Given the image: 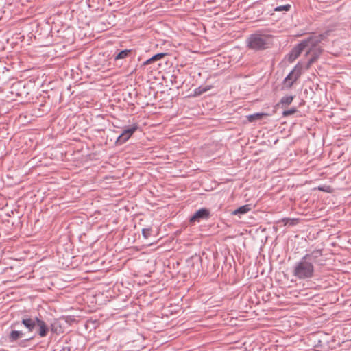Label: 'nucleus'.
<instances>
[{
    "label": "nucleus",
    "mask_w": 351,
    "mask_h": 351,
    "mask_svg": "<svg viewBox=\"0 0 351 351\" xmlns=\"http://www.w3.org/2000/svg\"><path fill=\"white\" fill-rule=\"evenodd\" d=\"M251 205L250 204H245L242 206H240L237 209L232 211V214L234 215H244L247 213H248L251 210Z\"/></svg>",
    "instance_id": "obj_14"
},
{
    "label": "nucleus",
    "mask_w": 351,
    "mask_h": 351,
    "mask_svg": "<svg viewBox=\"0 0 351 351\" xmlns=\"http://www.w3.org/2000/svg\"><path fill=\"white\" fill-rule=\"evenodd\" d=\"M298 219L295 218H283L280 221H279L278 223L282 222L284 223V226L289 225L290 226H293L296 225L298 223Z\"/></svg>",
    "instance_id": "obj_16"
},
{
    "label": "nucleus",
    "mask_w": 351,
    "mask_h": 351,
    "mask_svg": "<svg viewBox=\"0 0 351 351\" xmlns=\"http://www.w3.org/2000/svg\"><path fill=\"white\" fill-rule=\"evenodd\" d=\"M326 260L322 250H315L306 254L297 262L293 269V275L300 280L311 278L314 276V265L322 266Z\"/></svg>",
    "instance_id": "obj_1"
},
{
    "label": "nucleus",
    "mask_w": 351,
    "mask_h": 351,
    "mask_svg": "<svg viewBox=\"0 0 351 351\" xmlns=\"http://www.w3.org/2000/svg\"><path fill=\"white\" fill-rule=\"evenodd\" d=\"M210 217V212L208 209L203 208L196 211L193 216L191 217L189 221L191 223L199 222L201 220H207Z\"/></svg>",
    "instance_id": "obj_10"
},
{
    "label": "nucleus",
    "mask_w": 351,
    "mask_h": 351,
    "mask_svg": "<svg viewBox=\"0 0 351 351\" xmlns=\"http://www.w3.org/2000/svg\"><path fill=\"white\" fill-rule=\"evenodd\" d=\"M273 36L264 30H257L250 34L246 40V46L248 49L254 51H263L271 47Z\"/></svg>",
    "instance_id": "obj_2"
},
{
    "label": "nucleus",
    "mask_w": 351,
    "mask_h": 351,
    "mask_svg": "<svg viewBox=\"0 0 351 351\" xmlns=\"http://www.w3.org/2000/svg\"><path fill=\"white\" fill-rule=\"evenodd\" d=\"M152 232V228H143L142 230V234L145 239H148Z\"/></svg>",
    "instance_id": "obj_21"
},
{
    "label": "nucleus",
    "mask_w": 351,
    "mask_h": 351,
    "mask_svg": "<svg viewBox=\"0 0 351 351\" xmlns=\"http://www.w3.org/2000/svg\"><path fill=\"white\" fill-rule=\"evenodd\" d=\"M167 55V53H159L157 54L154 55L150 58L147 59L146 61H145L142 66H146L149 64H154L159 60H160L162 58H165Z\"/></svg>",
    "instance_id": "obj_12"
},
{
    "label": "nucleus",
    "mask_w": 351,
    "mask_h": 351,
    "mask_svg": "<svg viewBox=\"0 0 351 351\" xmlns=\"http://www.w3.org/2000/svg\"><path fill=\"white\" fill-rule=\"evenodd\" d=\"M212 88L211 86H199L194 90L193 96L197 97L202 95Z\"/></svg>",
    "instance_id": "obj_15"
},
{
    "label": "nucleus",
    "mask_w": 351,
    "mask_h": 351,
    "mask_svg": "<svg viewBox=\"0 0 351 351\" xmlns=\"http://www.w3.org/2000/svg\"><path fill=\"white\" fill-rule=\"evenodd\" d=\"M267 114L266 113H262V112H258L253 114H250L247 116V119L250 122H253L254 121L261 119L263 117L267 116Z\"/></svg>",
    "instance_id": "obj_17"
},
{
    "label": "nucleus",
    "mask_w": 351,
    "mask_h": 351,
    "mask_svg": "<svg viewBox=\"0 0 351 351\" xmlns=\"http://www.w3.org/2000/svg\"><path fill=\"white\" fill-rule=\"evenodd\" d=\"M310 41L308 40H302L300 43H298L295 47H294L291 52L289 53L288 60L290 62H293L296 58H298L301 53L306 49L308 47V43Z\"/></svg>",
    "instance_id": "obj_8"
},
{
    "label": "nucleus",
    "mask_w": 351,
    "mask_h": 351,
    "mask_svg": "<svg viewBox=\"0 0 351 351\" xmlns=\"http://www.w3.org/2000/svg\"><path fill=\"white\" fill-rule=\"evenodd\" d=\"M21 326L19 322H14L12 323L10 325L11 331L8 335V339L10 343H14L17 341L18 340L24 337L25 332H23L22 330H16V328H19Z\"/></svg>",
    "instance_id": "obj_7"
},
{
    "label": "nucleus",
    "mask_w": 351,
    "mask_h": 351,
    "mask_svg": "<svg viewBox=\"0 0 351 351\" xmlns=\"http://www.w3.org/2000/svg\"><path fill=\"white\" fill-rule=\"evenodd\" d=\"M297 108L295 107H293L290 108L289 110H285L282 112V116L283 117H288L289 115H292L295 114L297 112Z\"/></svg>",
    "instance_id": "obj_20"
},
{
    "label": "nucleus",
    "mask_w": 351,
    "mask_h": 351,
    "mask_svg": "<svg viewBox=\"0 0 351 351\" xmlns=\"http://www.w3.org/2000/svg\"><path fill=\"white\" fill-rule=\"evenodd\" d=\"M133 55L134 51L132 49L121 50L114 55V60H119L121 59H126L128 58L132 57Z\"/></svg>",
    "instance_id": "obj_11"
},
{
    "label": "nucleus",
    "mask_w": 351,
    "mask_h": 351,
    "mask_svg": "<svg viewBox=\"0 0 351 351\" xmlns=\"http://www.w3.org/2000/svg\"><path fill=\"white\" fill-rule=\"evenodd\" d=\"M60 351H71V347L70 346H64Z\"/></svg>",
    "instance_id": "obj_23"
},
{
    "label": "nucleus",
    "mask_w": 351,
    "mask_h": 351,
    "mask_svg": "<svg viewBox=\"0 0 351 351\" xmlns=\"http://www.w3.org/2000/svg\"><path fill=\"white\" fill-rule=\"evenodd\" d=\"M293 100V97L291 95H287L285 97H282L280 99V101L276 104V107H279L281 106L282 108H285L289 104L292 103Z\"/></svg>",
    "instance_id": "obj_13"
},
{
    "label": "nucleus",
    "mask_w": 351,
    "mask_h": 351,
    "mask_svg": "<svg viewBox=\"0 0 351 351\" xmlns=\"http://www.w3.org/2000/svg\"><path fill=\"white\" fill-rule=\"evenodd\" d=\"M19 322L21 326H24L27 333L36 331L40 337H45L49 332V326L44 320L37 316L24 315Z\"/></svg>",
    "instance_id": "obj_3"
},
{
    "label": "nucleus",
    "mask_w": 351,
    "mask_h": 351,
    "mask_svg": "<svg viewBox=\"0 0 351 351\" xmlns=\"http://www.w3.org/2000/svg\"><path fill=\"white\" fill-rule=\"evenodd\" d=\"M61 327L58 324V322H54L53 323L51 324L50 327H49V330H51V331L53 333H58L60 332Z\"/></svg>",
    "instance_id": "obj_18"
},
{
    "label": "nucleus",
    "mask_w": 351,
    "mask_h": 351,
    "mask_svg": "<svg viewBox=\"0 0 351 351\" xmlns=\"http://www.w3.org/2000/svg\"><path fill=\"white\" fill-rule=\"evenodd\" d=\"M33 337H29V338L27 339V340L32 339H33Z\"/></svg>",
    "instance_id": "obj_25"
},
{
    "label": "nucleus",
    "mask_w": 351,
    "mask_h": 351,
    "mask_svg": "<svg viewBox=\"0 0 351 351\" xmlns=\"http://www.w3.org/2000/svg\"><path fill=\"white\" fill-rule=\"evenodd\" d=\"M291 9V5L290 4H286L284 5H280L277 6L274 8V11L276 12H281V11H289Z\"/></svg>",
    "instance_id": "obj_19"
},
{
    "label": "nucleus",
    "mask_w": 351,
    "mask_h": 351,
    "mask_svg": "<svg viewBox=\"0 0 351 351\" xmlns=\"http://www.w3.org/2000/svg\"><path fill=\"white\" fill-rule=\"evenodd\" d=\"M176 79H177V77L175 75H172L171 79V83L172 84H173V83L176 84L177 83Z\"/></svg>",
    "instance_id": "obj_22"
},
{
    "label": "nucleus",
    "mask_w": 351,
    "mask_h": 351,
    "mask_svg": "<svg viewBox=\"0 0 351 351\" xmlns=\"http://www.w3.org/2000/svg\"><path fill=\"white\" fill-rule=\"evenodd\" d=\"M10 93L21 99H27L29 95L27 88L22 82L14 83L10 87Z\"/></svg>",
    "instance_id": "obj_6"
},
{
    "label": "nucleus",
    "mask_w": 351,
    "mask_h": 351,
    "mask_svg": "<svg viewBox=\"0 0 351 351\" xmlns=\"http://www.w3.org/2000/svg\"><path fill=\"white\" fill-rule=\"evenodd\" d=\"M328 34H320L318 35H311L305 40H308L310 42L308 43V49L306 56H310V58L306 64V69H309L310 66L317 61L322 53V49L319 44L327 38Z\"/></svg>",
    "instance_id": "obj_4"
},
{
    "label": "nucleus",
    "mask_w": 351,
    "mask_h": 351,
    "mask_svg": "<svg viewBox=\"0 0 351 351\" xmlns=\"http://www.w3.org/2000/svg\"><path fill=\"white\" fill-rule=\"evenodd\" d=\"M138 125L137 123H134L132 125H130L124 128L121 134L117 138L115 144L117 145H121L125 143L134 133V132L138 130Z\"/></svg>",
    "instance_id": "obj_5"
},
{
    "label": "nucleus",
    "mask_w": 351,
    "mask_h": 351,
    "mask_svg": "<svg viewBox=\"0 0 351 351\" xmlns=\"http://www.w3.org/2000/svg\"><path fill=\"white\" fill-rule=\"evenodd\" d=\"M300 75V69H297V66H295L283 80V86L287 88H290L293 86L294 82H295L298 80Z\"/></svg>",
    "instance_id": "obj_9"
},
{
    "label": "nucleus",
    "mask_w": 351,
    "mask_h": 351,
    "mask_svg": "<svg viewBox=\"0 0 351 351\" xmlns=\"http://www.w3.org/2000/svg\"><path fill=\"white\" fill-rule=\"evenodd\" d=\"M319 189L320 191H326V190H324V189H322V188H321V187H319Z\"/></svg>",
    "instance_id": "obj_24"
}]
</instances>
